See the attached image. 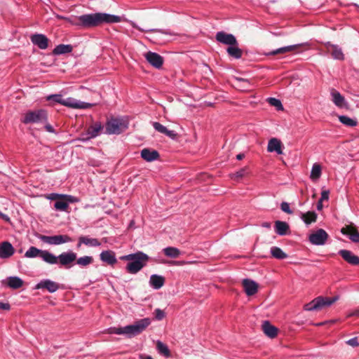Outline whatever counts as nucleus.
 Here are the masks:
<instances>
[{
  "mask_svg": "<svg viewBox=\"0 0 359 359\" xmlns=\"http://www.w3.org/2000/svg\"><path fill=\"white\" fill-rule=\"evenodd\" d=\"M11 309V306L8 303H4L0 302V309L8 311Z\"/></svg>",
  "mask_w": 359,
  "mask_h": 359,
  "instance_id": "obj_51",
  "label": "nucleus"
},
{
  "mask_svg": "<svg viewBox=\"0 0 359 359\" xmlns=\"http://www.w3.org/2000/svg\"><path fill=\"white\" fill-rule=\"evenodd\" d=\"M47 198L50 200H57L59 198H64V195L58 194H50Z\"/></svg>",
  "mask_w": 359,
  "mask_h": 359,
  "instance_id": "obj_48",
  "label": "nucleus"
},
{
  "mask_svg": "<svg viewBox=\"0 0 359 359\" xmlns=\"http://www.w3.org/2000/svg\"><path fill=\"white\" fill-rule=\"evenodd\" d=\"M50 257L48 264H58L62 267L69 269L76 261V253L72 250H68L56 256L50 252Z\"/></svg>",
  "mask_w": 359,
  "mask_h": 359,
  "instance_id": "obj_5",
  "label": "nucleus"
},
{
  "mask_svg": "<svg viewBox=\"0 0 359 359\" xmlns=\"http://www.w3.org/2000/svg\"><path fill=\"white\" fill-rule=\"evenodd\" d=\"M348 317H351V316H356V317H359V308L356 309L355 310L350 312L348 315H347Z\"/></svg>",
  "mask_w": 359,
  "mask_h": 359,
  "instance_id": "obj_52",
  "label": "nucleus"
},
{
  "mask_svg": "<svg viewBox=\"0 0 359 359\" xmlns=\"http://www.w3.org/2000/svg\"><path fill=\"white\" fill-rule=\"evenodd\" d=\"M275 230L278 235H285L289 230V225L285 222L276 221L275 223Z\"/></svg>",
  "mask_w": 359,
  "mask_h": 359,
  "instance_id": "obj_33",
  "label": "nucleus"
},
{
  "mask_svg": "<svg viewBox=\"0 0 359 359\" xmlns=\"http://www.w3.org/2000/svg\"><path fill=\"white\" fill-rule=\"evenodd\" d=\"M82 244L88 247H98L101 245V243L97 238L81 236L79 238L76 248H80Z\"/></svg>",
  "mask_w": 359,
  "mask_h": 359,
  "instance_id": "obj_23",
  "label": "nucleus"
},
{
  "mask_svg": "<svg viewBox=\"0 0 359 359\" xmlns=\"http://www.w3.org/2000/svg\"><path fill=\"white\" fill-rule=\"evenodd\" d=\"M39 238L43 243L51 245H59L73 241V239L68 235L60 234L55 236L41 235Z\"/></svg>",
  "mask_w": 359,
  "mask_h": 359,
  "instance_id": "obj_9",
  "label": "nucleus"
},
{
  "mask_svg": "<svg viewBox=\"0 0 359 359\" xmlns=\"http://www.w3.org/2000/svg\"><path fill=\"white\" fill-rule=\"evenodd\" d=\"M100 259L109 265H114L117 262L114 252L111 250L102 251L100 255Z\"/></svg>",
  "mask_w": 359,
  "mask_h": 359,
  "instance_id": "obj_25",
  "label": "nucleus"
},
{
  "mask_svg": "<svg viewBox=\"0 0 359 359\" xmlns=\"http://www.w3.org/2000/svg\"><path fill=\"white\" fill-rule=\"evenodd\" d=\"M137 28V27H135ZM139 30L143 31V29H141V28L137 27Z\"/></svg>",
  "mask_w": 359,
  "mask_h": 359,
  "instance_id": "obj_60",
  "label": "nucleus"
},
{
  "mask_svg": "<svg viewBox=\"0 0 359 359\" xmlns=\"http://www.w3.org/2000/svg\"><path fill=\"white\" fill-rule=\"evenodd\" d=\"M32 43L40 49H46L48 46V39L42 34H35L30 37Z\"/></svg>",
  "mask_w": 359,
  "mask_h": 359,
  "instance_id": "obj_17",
  "label": "nucleus"
},
{
  "mask_svg": "<svg viewBox=\"0 0 359 359\" xmlns=\"http://www.w3.org/2000/svg\"><path fill=\"white\" fill-rule=\"evenodd\" d=\"M346 343H347V344H348L353 347H356V346H359V343H358V339L356 337L350 339L349 340H348L346 341Z\"/></svg>",
  "mask_w": 359,
  "mask_h": 359,
  "instance_id": "obj_47",
  "label": "nucleus"
},
{
  "mask_svg": "<svg viewBox=\"0 0 359 359\" xmlns=\"http://www.w3.org/2000/svg\"><path fill=\"white\" fill-rule=\"evenodd\" d=\"M48 115L44 109L27 111L22 119L25 124L42 123L47 121Z\"/></svg>",
  "mask_w": 359,
  "mask_h": 359,
  "instance_id": "obj_6",
  "label": "nucleus"
},
{
  "mask_svg": "<svg viewBox=\"0 0 359 359\" xmlns=\"http://www.w3.org/2000/svg\"><path fill=\"white\" fill-rule=\"evenodd\" d=\"M147 61L154 67L160 69L163 64V57L156 53L149 51L144 54Z\"/></svg>",
  "mask_w": 359,
  "mask_h": 359,
  "instance_id": "obj_13",
  "label": "nucleus"
},
{
  "mask_svg": "<svg viewBox=\"0 0 359 359\" xmlns=\"http://www.w3.org/2000/svg\"><path fill=\"white\" fill-rule=\"evenodd\" d=\"M72 46L71 45L60 44L57 46L54 50L53 53L55 55H62L65 53H69L72 52Z\"/></svg>",
  "mask_w": 359,
  "mask_h": 359,
  "instance_id": "obj_37",
  "label": "nucleus"
},
{
  "mask_svg": "<svg viewBox=\"0 0 359 359\" xmlns=\"http://www.w3.org/2000/svg\"><path fill=\"white\" fill-rule=\"evenodd\" d=\"M152 126L156 130H157L158 132H159L162 134L165 135L166 136H168L172 139H175L177 136V134L174 130H168L166 128V127H165L164 126H163L162 124H161L158 122H154L152 123Z\"/></svg>",
  "mask_w": 359,
  "mask_h": 359,
  "instance_id": "obj_27",
  "label": "nucleus"
},
{
  "mask_svg": "<svg viewBox=\"0 0 359 359\" xmlns=\"http://www.w3.org/2000/svg\"><path fill=\"white\" fill-rule=\"evenodd\" d=\"M262 329L264 333L270 338H274L277 335L278 329L269 321L263 322Z\"/></svg>",
  "mask_w": 359,
  "mask_h": 359,
  "instance_id": "obj_26",
  "label": "nucleus"
},
{
  "mask_svg": "<svg viewBox=\"0 0 359 359\" xmlns=\"http://www.w3.org/2000/svg\"><path fill=\"white\" fill-rule=\"evenodd\" d=\"M141 157L147 162L154 161L159 158V154L156 150L144 148L141 151Z\"/></svg>",
  "mask_w": 359,
  "mask_h": 359,
  "instance_id": "obj_22",
  "label": "nucleus"
},
{
  "mask_svg": "<svg viewBox=\"0 0 359 359\" xmlns=\"http://www.w3.org/2000/svg\"><path fill=\"white\" fill-rule=\"evenodd\" d=\"M329 194H330V191H327V190L323 191L322 193H321V197H320V200H321V201H327V200H328V198H329Z\"/></svg>",
  "mask_w": 359,
  "mask_h": 359,
  "instance_id": "obj_49",
  "label": "nucleus"
},
{
  "mask_svg": "<svg viewBox=\"0 0 359 359\" xmlns=\"http://www.w3.org/2000/svg\"><path fill=\"white\" fill-rule=\"evenodd\" d=\"M60 288V285L50 279H43L38 283L35 286V290L45 289L50 293L56 292Z\"/></svg>",
  "mask_w": 359,
  "mask_h": 359,
  "instance_id": "obj_12",
  "label": "nucleus"
},
{
  "mask_svg": "<svg viewBox=\"0 0 359 359\" xmlns=\"http://www.w3.org/2000/svg\"><path fill=\"white\" fill-rule=\"evenodd\" d=\"M338 299L337 297L332 298L318 297L312 300L311 302L304 305V309L306 311H319L323 308L331 306Z\"/></svg>",
  "mask_w": 359,
  "mask_h": 359,
  "instance_id": "obj_7",
  "label": "nucleus"
},
{
  "mask_svg": "<svg viewBox=\"0 0 359 359\" xmlns=\"http://www.w3.org/2000/svg\"><path fill=\"white\" fill-rule=\"evenodd\" d=\"M216 40L223 44L228 45H237V40L236 37L231 34H227L224 32H219L216 34Z\"/></svg>",
  "mask_w": 359,
  "mask_h": 359,
  "instance_id": "obj_15",
  "label": "nucleus"
},
{
  "mask_svg": "<svg viewBox=\"0 0 359 359\" xmlns=\"http://www.w3.org/2000/svg\"><path fill=\"white\" fill-rule=\"evenodd\" d=\"M102 129V126L101 123L96 122L88 128L87 132L85 134L86 137H82L80 140L85 142L90 139L95 138L99 135ZM83 136H84V135H83Z\"/></svg>",
  "mask_w": 359,
  "mask_h": 359,
  "instance_id": "obj_14",
  "label": "nucleus"
},
{
  "mask_svg": "<svg viewBox=\"0 0 359 359\" xmlns=\"http://www.w3.org/2000/svg\"><path fill=\"white\" fill-rule=\"evenodd\" d=\"M323 201L319 200L317 203V209L320 210L323 208Z\"/></svg>",
  "mask_w": 359,
  "mask_h": 359,
  "instance_id": "obj_55",
  "label": "nucleus"
},
{
  "mask_svg": "<svg viewBox=\"0 0 359 359\" xmlns=\"http://www.w3.org/2000/svg\"><path fill=\"white\" fill-rule=\"evenodd\" d=\"M45 128H46V130L48 131V132L53 133L54 131V130L53 129L52 126H50V125H46L45 126Z\"/></svg>",
  "mask_w": 359,
  "mask_h": 359,
  "instance_id": "obj_56",
  "label": "nucleus"
},
{
  "mask_svg": "<svg viewBox=\"0 0 359 359\" xmlns=\"http://www.w3.org/2000/svg\"><path fill=\"white\" fill-rule=\"evenodd\" d=\"M301 219L307 225L315 222L317 219V214L313 211H309L306 213H301Z\"/></svg>",
  "mask_w": 359,
  "mask_h": 359,
  "instance_id": "obj_32",
  "label": "nucleus"
},
{
  "mask_svg": "<svg viewBox=\"0 0 359 359\" xmlns=\"http://www.w3.org/2000/svg\"><path fill=\"white\" fill-rule=\"evenodd\" d=\"M325 47L330 52L334 60H344V55L341 48L335 44H332L330 42H326L324 43Z\"/></svg>",
  "mask_w": 359,
  "mask_h": 359,
  "instance_id": "obj_16",
  "label": "nucleus"
},
{
  "mask_svg": "<svg viewBox=\"0 0 359 359\" xmlns=\"http://www.w3.org/2000/svg\"><path fill=\"white\" fill-rule=\"evenodd\" d=\"M76 264L81 267H86L93 262V258L91 256H83L76 259Z\"/></svg>",
  "mask_w": 359,
  "mask_h": 359,
  "instance_id": "obj_38",
  "label": "nucleus"
},
{
  "mask_svg": "<svg viewBox=\"0 0 359 359\" xmlns=\"http://www.w3.org/2000/svg\"><path fill=\"white\" fill-rule=\"evenodd\" d=\"M244 158V154H239L236 156V158L238 160H242L243 158Z\"/></svg>",
  "mask_w": 359,
  "mask_h": 359,
  "instance_id": "obj_58",
  "label": "nucleus"
},
{
  "mask_svg": "<svg viewBox=\"0 0 359 359\" xmlns=\"http://www.w3.org/2000/svg\"><path fill=\"white\" fill-rule=\"evenodd\" d=\"M120 259L128 261L129 263L126 267V271L131 274H135L147 265L149 257L143 252L138 251L135 253L121 256Z\"/></svg>",
  "mask_w": 359,
  "mask_h": 359,
  "instance_id": "obj_3",
  "label": "nucleus"
},
{
  "mask_svg": "<svg viewBox=\"0 0 359 359\" xmlns=\"http://www.w3.org/2000/svg\"><path fill=\"white\" fill-rule=\"evenodd\" d=\"M164 255L170 258H177L180 255V250L175 247H167L163 249Z\"/></svg>",
  "mask_w": 359,
  "mask_h": 359,
  "instance_id": "obj_35",
  "label": "nucleus"
},
{
  "mask_svg": "<svg viewBox=\"0 0 359 359\" xmlns=\"http://www.w3.org/2000/svg\"><path fill=\"white\" fill-rule=\"evenodd\" d=\"M321 173H322L321 165L318 163H314L312 166V169H311V174H310V178L313 181H316L320 177Z\"/></svg>",
  "mask_w": 359,
  "mask_h": 359,
  "instance_id": "obj_36",
  "label": "nucleus"
},
{
  "mask_svg": "<svg viewBox=\"0 0 359 359\" xmlns=\"http://www.w3.org/2000/svg\"><path fill=\"white\" fill-rule=\"evenodd\" d=\"M299 46V45L296 44V45H290V46L281 47V48H277L276 50H273L271 52H269L266 55L269 56V55H278V54H285V53L296 50Z\"/></svg>",
  "mask_w": 359,
  "mask_h": 359,
  "instance_id": "obj_28",
  "label": "nucleus"
},
{
  "mask_svg": "<svg viewBox=\"0 0 359 359\" xmlns=\"http://www.w3.org/2000/svg\"><path fill=\"white\" fill-rule=\"evenodd\" d=\"M150 324L151 319L145 318L135 322L133 325L121 327H110L108 329V333L124 334L131 337L142 332Z\"/></svg>",
  "mask_w": 359,
  "mask_h": 359,
  "instance_id": "obj_2",
  "label": "nucleus"
},
{
  "mask_svg": "<svg viewBox=\"0 0 359 359\" xmlns=\"http://www.w3.org/2000/svg\"><path fill=\"white\" fill-rule=\"evenodd\" d=\"M156 348L158 351L163 355L164 356L168 357L170 356V351L168 346L164 344L163 342L158 341L156 343Z\"/></svg>",
  "mask_w": 359,
  "mask_h": 359,
  "instance_id": "obj_42",
  "label": "nucleus"
},
{
  "mask_svg": "<svg viewBox=\"0 0 359 359\" xmlns=\"http://www.w3.org/2000/svg\"><path fill=\"white\" fill-rule=\"evenodd\" d=\"M79 25L83 27H93L102 24L116 23L121 21V18L118 15L105 13H95L85 14L78 17Z\"/></svg>",
  "mask_w": 359,
  "mask_h": 359,
  "instance_id": "obj_1",
  "label": "nucleus"
},
{
  "mask_svg": "<svg viewBox=\"0 0 359 359\" xmlns=\"http://www.w3.org/2000/svg\"><path fill=\"white\" fill-rule=\"evenodd\" d=\"M243 286L248 296L254 295L257 292L258 285L254 280L244 279L243 280Z\"/></svg>",
  "mask_w": 359,
  "mask_h": 359,
  "instance_id": "obj_24",
  "label": "nucleus"
},
{
  "mask_svg": "<svg viewBox=\"0 0 359 359\" xmlns=\"http://www.w3.org/2000/svg\"><path fill=\"white\" fill-rule=\"evenodd\" d=\"M327 238V232L323 229H319L310 234L309 240L313 245H323L326 243Z\"/></svg>",
  "mask_w": 359,
  "mask_h": 359,
  "instance_id": "obj_11",
  "label": "nucleus"
},
{
  "mask_svg": "<svg viewBox=\"0 0 359 359\" xmlns=\"http://www.w3.org/2000/svg\"><path fill=\"white\" fill-rule=\"evenodd\" d=\"M228 54L236 59H239L242 57L243 51L238 48L237 45H231L226 50Z\"/></svg>",
  "mask_w": 359,
  "mask_h": 359,
  "instance_id": "obj_34",
  "label": "nucleus"
},
{
  "mask_svg": "<svg viewBox=\"0 0 359 359\" xmlns=\"http://www.w3.org/2000/svg\"><path fill=\"white\" fill-rule=\"evenodd\" d=\"M339 254L348 264L352 265H359V257L355 255L351 251L348 250H341Z\"/></svg>",
  "mask_w": 359,
  "mask_h": 359,
  "instance_id": "obj_20",
  "label": "nucleus"
},
{
  "mask_svg": "<svg viewBox=\"0 0 359 359\" xmlns=\"http://www.w3.org/2000/svg\"><path fill=\"white\" fill-rule=\"evenodd\" d=\"M332 100L339 107H343L345 106L344 97L337 90H332L331 92Z\"/></svg>",
  "mask_w": 359,
  "mask_h": 359,
  "instance_id": "obj_31",
  "label": "nucleus"
},
{
  "mask_svg": "<svg viewBox=\"0 0 359 359\" xmlns=\"http://www.w3.org/2000/svg\"><path fill=\"white\" fill-rule=\"evenodd\" d=\"M280 209L282 210V211H283L284 212H286L287 214L291 215L293 213V212L292 211V210L290 208L289 203L287 202H283L280 204Z\"/></svg>",
  "mask_w": 359,
  "mask_h": 359,
  "instance_id": "obj_45",
  "label": "nucleus"
},
{
  "mask_svg": "<svg viewBox=\"0 0 359 359\" xmlns=\"http://www.w3.org/2000/svg\"><path fill=\"white\" fill-rule=\"evenodd\" d=\"M0 217L1 219H3L4 221L7 222H11L10 217L7 215L4 214L3 212H1V211H0Z\"/></svg>",
  "mask_w": 359,
  "mask_h": 359,
  "instance_id": "obj_54",
  "label": "nucleus"
},
{
  "mask_svg": "<svg viewBox=\"0 0 359 359\" xmlns=\"http://www.w3.org/2000/svg\"><path fill=\"white\" fill-rule=\"evenodd\" d=\"M15 252V249L11 243L4 241L0 244V258L7 259L11 257Z\"/></svg>",
  "mask_w": 359,
  "mask_h": 359,
  "instance_id": "obj_18",
  "label": "nucleus"
},
{
  "mask_svg": "<svg viewBox=\"0 0 359 359\" xmlns=\"http://www.w3.org/2000/svg\"><path fill=\"white\" fill-rule=\"evenodd\" d=\"M128 128V123L123 118H111L107 123L106 133L120 134Z\"/></svg>",
  "mask_w": 359,
  "mask_h": 359,
  "instance_id": "obj_8",
  "label": "nucleus"
},
{
  "mask_svg": "<svg viewBox=\"0 0 359 359\" xmlns=\"http://www.w3.org/2000/svg\"><path fill=\"white\" fill-rule=\"evenodd\" d=\"M155 318L158 320H161L165 317V313L160 309H156L154 311Z\"/></svg>",
  "mask_w": 359,
  "mask_h": 359,
  "instance_id": "obj_46",
  "label": "nucleus"
},
{
  "mask_svg": "<svg viewBox=\"0 0 359 359\" xmlns=\"http://www.w3.org/2000/svg\"><path fill=\"white\" fill-rule=\"evenodd\" d=\"M267 150L269 152L276 151L277 154H281L283 153L281 142L276 138L271 139L268 143Z\"/></svg>",
  "mask_w": 359,
  "mask_h": 359,
  "instance_id": "obj_30",
  "label": "nucleus"
},
{
  "mask_svg": "<svg viewBox=\"0 0 359 359\" xmlns=\"http://www.w3.org/2000/svg\"><path fill=\"white\" fill-rule=\"evenodd\" d=\"M46 100L49 101L53 100L57 103L72 109H88L93 106L92 104L81 102L73 97L63 99L60 94L50 95L47 96Z\"/></svg>",
  "mask_w": 359,
  "mask_h": 359,
  "instance_id": "obj_4",
  "label": "nucleus"
},
{
  "mask_svg": "<svg viewBox=\"0 0 359 359\" xmlns=\"http://www.w3.org/2000/svg\"><path fill=\"white\" fill-rule=\"evenodd\" d=\"M25 257L27 258L40 257L43 262L48 264L50 259V252L48 250L38 249L36 247H30L25 252Z\"/></svg>",
  "mask_w": 359,
  "mask_h": 359,
  "instance_id": "obj_10",
  "label": "nucleus"
},
{
  "mask_svg": "<svg viewBox=\"0 0 359 359\" xmlns=\"http://www.w3.org/2000/svg\"><path fill=\"white\" fill-rule=\"evenodd\" d=\"M168 263L172 264L174 265H177V266H182V265L187 264V262L184 261H172V262H168Z\"/></svg>",
  "mask_w": 359,
  "mask_h": 359,
  "instance_id": "obj_53",
  "label": "nucleus"
},
{
  "mask_svg": "<svg viewBox=\"0 0 359 359\" xmlns=\"http://www.w3.org/2000/svg\"><path fill=\"white\" fill-rule=\"evenodd\" d=\"M342 234L348 236L349 239L353 243H359V232L352 226H346L341 230Z\"/></svg>",
  "mask_w": 359,
  "mask_h": 359,
  "instance_id": "obj_21",
  "label": "nucleus"
},
{
  "mask_svg": "<svg viewBox=\"0 0 359 359\" xmlns=\"http://www.w3.org/2000/svg\"><path fill=\"white\" fill-rule=\"evenodd\" d=\"M262 226L267 229L271 228V224L269 222H264L262 224Z\"/></svg>",
  "mask_w": 359,
  "mask_h": 359,
  "instance_id": "obj_57",
  "label": "nucleus"
},
{
  "mask_svg": "<svg viewBox=\"0 0 359 359\" xmlns=\"http://www.w3.org/2000/svg\"><path fill=\"white\" fill-rule=\"evenodd\" d=\"M248 173H249L248 168V167H244V168L240 169L239 170H238L237 172H236L234 173H231L230 175V177L233 180L238 181L240 179H241V178L244 177L245 176L248 175Z\"/></svg>",
  "mask_w": 359,
  "mask_h": 359,
  "instance_id": "obj_40",
  "label": "nucleus"
},
{
  "mask_svg": "<svg viewBox=\"0 0 359 359\" xmlns=\"http://www.w3.org/2000/svg\"><path fill=\"white\" fill-rule=\"evenodd\" d=\"M338 118L339 121L346 126L354 127L358 124L356 119L351 118L347 116L341 115Z\"/></svg>",
  "mask_w": 359,
  "mask_h": 359,
  "instance_id": "obj_41",
  "label": "nucleus"
},
{
  "mask_svg": "<svg viewBox=\"0 0 359 359\" xmlns=\"http://www.w3.org/2000/svg\"><path fill=\"white\" fill-rule=\"evenodd\" d=\"M54 208L57 210L60 211H67L69 208V204L67 202L64 201H57L54 204Z\"/></svg>",
  "mask_w": 359,
  "mask_h": 359,
  "instance_id": "obj_43",
  "label": "nucleus"
},
{
  "mask_svg": "<svg viewBox=\"0 0 359 359\" xmlns=\"http://www.w3.org/2000/svg\"><path fill=\"white\" fill-rule=\"evenodd\" d=\"M24 284V281L18 276H9L6 280H2V285L11 289H19Z\"/></svg>",
  "mask_w": 359,
  "mask_h": 359,
  "instance_id": "obj_19",
  "label": "nucleus"
},
{
  "mask_svg": "<svg viewBox=\"0 0 359 359\" xmlns=\"http://www.w3.org/2000/svg\"><path fill=\"white\" fill-rule=\"evenodd\" d=\"M271 254L273 257L278 259H284L287 257V255L280 248L273 246L271 248Z\"/></svg>",
  "mask_w": 359,
  "mask_h": 359,
  "instance_id": "obj_39",
  "label": "nucleus"
},
{
  "mask_svg": "<svg viewBox=\"0 0 359 359\" xmlns=\"http://www.w3.org/2000/svg\"><path fill=\"white\" fill-rule=\"evenodd\" d=\"M64 198H65L66 202H67L68 203L76 201V198L70 195H64Z\"/></svg>",
  "mask_w": 359,
  "mask_h": 359,
  "instance_id": "obj_50",
  "label": "nucleus"
},
{
  "mask_svg": "<svg viewBox=\"0 0 359 359\" xmlns=\"http://www.w3.org/2000/svg\"><path fill=\"white\" fill-rule=\"evenodd\" d=\"M141 358L142 359H153V358H151L149 355H147V356H144V357H141Z\"/></svg>",
  "mask_w": 359,
  "mask_h": 359,
  "instance_id": "obj_59",
  "label": "nucleus"
},
{
  "mask_svg": "<svg viewBox=\"0 0 359 359\" xmlns=\"http://www.w3.org/2000/svg\"><path fill=\"white\" fill-rule=\"evenodd\" d=\"M267 102L271 106L275 107L278 110H283V107L280 100L274 97H269Z\"/></svg>",
  "mask_w": 359,
  "mask_h": 359,
  "instance_id": "obj_44",
  "label": "nucleus"
},
{
  "mask_svg": "<svg viewBox=\"0 0 359 359\" xmlns=\"http://www.w3.org/2000/svg\"><path fill=\"white\" fill-rule=\"evenodd\" d=\"M165 283V278L162 276L154 274L150 276L149 285L155 290L160 289Z\"/></svg>",
  "mask_w": 359,
  "mask_h": 359,
  "instance_id": "obj_29",
  "label": "nucleus"
}]
</instances>
